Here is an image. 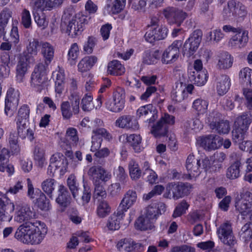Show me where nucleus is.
<instances>
[{"label":"nucleus","mask_w":252,"mask_h":252,"mask_svg":"<svg viewBox=\"0 0 252 252\" xmlns=\"http://www.w3.org/2000/svg\"><path fill=\"white\" fill-rule=\"evenodd\" d=\"M37 222L27 221L17 229L15 238L24 244H38L43 239L45 234L37 225Z\"/></svg>","instance_id":"obj_1"},{"label":"nucleus","mask_w":252,"mask_h":252,"mask_svg":"<svg viewBox=\"0 0 252 252\" xmlns=\"http://www.w3.org/2000/svg\"><path fill=\"white\" fill-rule=\"evenodd\" d=\"M91 17L81 13L73 15L69 11L64 12L62 17L61 27L65 28V32L71 37L80 34Z\"/></svg>","instance_id":"obj_2"},{"label":"nucleus","mask_w":252,"mask_h":252,"mask_svg":"<svg viewBox=\"0 0 252 252\" xmlns=\"http://www.w3.org/2000/svg\"><path fill=\"white\" fill-rule=\"evenodd\" d=\"M47 68L48 66L43 63H39L35 66L31 75V86L38 92L40 93L47 86Z\"/></svg>","instance_id":"obj_3"},{"label":"nucleus","mask_w":252,"mask_h":252,"mask_svg":"<svg viewBox=\"0 0 252 252\" xmlns=\"http://www.w3.org/2000/svg\"><path fill=\"white\" fill-rule=\"evenodd\" d=\"M217 232L220 241L230 247L233 252H236L237 241L233 234L231 223L228 221L222 223L218 228Z\"/></svg>","instance_id":"obj_4"},{"label":"nucleus","mask_w":252,"mask_h":252,"mask_svg":"<svg viewBox=\"0 0 252 252\" xmlns=\"http://www.w3.org/2000/svg\"><path fill=\"white\" fill-rule=\"evenodd\" d=\"M191 188V185L188 183H171L167 187L168 192L163 196L168 198H171L172 196L174 200H177L189 195Z\"/></svg>","instance_id":"obj_5"},{"label":"nucleus","mask_w":252,"mask_h":252,"mask_svg":"<svg viewBox=\"0 0 252 252\" xmlns=\"http://www.w3.org/2000/svg\"><path fill=\"white\" fill-rule=\"evenodd\" d=\"M210 161L208 158L202 159L195 158L193 155H189L186 160V167L190 177L198 176L200 172V168H207L210 166Z\"/></svg>","instance_id":"obj_6"},{"label":"nucleus","mask_w":252,"mask_h":252,"mask_svg":"<svg viewBox=\"0 0 252 252\" xmlns=\"http://www.w3.org/2000/svg\"><path fill=\"white\" fill-rule=\"evenodd\" d=\"M175 123V117L167 113L164 114L152 127L151 133L156 137L166 135L169 126Z\"/></svg>","instance_id":"obj_7"},{"label":"nucleus","mask_w":252,"mask_h":252,"mask_svg":"<svg viewBox=\"0 0 252 252\" xmlns=\"http://www.w3.org/2000/svg\"><path fill=\"white\" fill-rule=\"evenodd\" d=\"M202 32L201 31H194L185 42L183 52L184 56L189 58L193 55L197 50L202 40Z\"/></svg>","instance_id":"obj_8"},{"label":"nucleus","mask_w":252,"mask_h":252,"mask_svg":"<svg viewBox=\"0 0 252 252\" xmlns=\"http://www.w3.org/2000/svg\"><path fill=\"white\" fill-rule=\"evenodd\" d=\"M113 97V101L110 99L105 102V107L108 110L112 112H120L125 107V90L121 88H118L114 92Z\"/></svg>","instance_id":"obj_9"},{"label":"nucleus","mask_w":252,"mask_h":252,"mask_svg":"<svg viewBox=\"0 0 252 252\" xmlns=\"http://www.w3.org/2000/svg\"><path fill=\"white\" fill-rule=\"evenodd\" d=\"M162 13L169 24L177 26H180L187 16L182 10L170 6L164 8Z\"/></svg>","instance_id":"obj_10"},{"label":"nucleus","mask_w":252,"mask_h":252,"mask_svg":"<svg viewBox=\"0 0 252 252\" xmlns=\"http://www.w3.org/2000/svg\"><path fill=\"white\" fill-rule=\"evenodd\" d=\"M88 175L92 178L94 184L105 183L111 178V174L100 165H94L90 168Z\"/></svg>","instance_id":"obj_11"},{"label":"nucleus","mask_w":252,"mask_h":252,"mask_svg":"<svg viewBox=\"0 0 252 252\" xmlns=\"http://www.w3.org/2000/svg\"><path fill=\"white\" fill-rule=\"evenodd\" d=\"M182 40H176L170 45L163 53L161 61L163 63L168 64L175 62L179 58L180 48L182 45Z\"/></svg>","instance_id":"obj_12"},{"label":"nucleus","mask_w":252,"mask_h":252,"mask_svg":"<svg viewBox=\"0 0 252 252\" xmlns=\"http://www.w3.org/2000/svg\"><path fill=\"white\" fill-rule=\"evenodd\" d=\"M207 121L210 128L220 135L228 134L230 131L229 122L224 120L218 121L217 119L215 118L213 113L209 115Z\"/></svg>","instance_id":"obj_13"},{"label":"nucleus","mask_w":252,"mask_h":252,"mask_svg":"<svg viewBox=\"0 0 252 252\" xmlns=\"http://www.w3.org/2000/svg\"><path fill=\"white\" fill-rule=\"evenodd\" d=\"M19 100V95L18 91L10 88L7 92L5 101L4 112L7 116L13 115Z\"/></svg>","instance_id":"obj_14"},{"label":"nucleus","mask_w":252,"mask_h":252,"mask_svg":"<svg viewBox=\"0 0 252 252\" xmlns=\"http://www.w3.org/2000/svg\"><path fill=\"white\" fill-rule=\"evenodd\" d=\"M14 209V204L7 202L5 194L0 191V220L10 221L12 218V214Z\"/></svg>","instance_id":"obj_15"},{"label":"nucleus","mask_w":252,"mask_h":252,"mask_svg":"<svg viewBox=\"0 0 252 252\" xmlns=\"http://www.w3.org/2000/svg\"><path fill=\"white\" fill-rule=\"evenodd\" d=\"M239 10L242 11V15L244 16L247 14V11L244 6L239 2H237L235 0H231L227 2V5L225 6L223 10L222 15L225 19H228L231 17L236 16V15L240 14L237 13V11Z\"/></svg>","instance_id":"obj_16"},{"label":"nucleus","mask_w":252,"mask_h":252,"mask_svg":"<svg viewBox=\"0 0 252 252\" xmlns=\"http://www.w3.org/2000/svg\"><path fill=\"white\" fill-rule=\"evenodd\" d=\"M235 33V34L229 40V46L235 48H242L245 47L249 39L248 31L240 27V31Z\"/></svg>","instance_id":"obj_17"},{"label":"nucleus","mask_w":252,"mask_h":252,"mask_svg":"<svg viewBox=\"0 0 252 252\" xmlns=\"http://www.w3.org/2000/svg\"><path fill=\"white\" fill-rule=\"evenodd\" d=\"M35 216V213L31 208L27 205H17L14 217L15 221L21 223L31 221L30 220Z\"/></svg>","instance_id":"obj_18"},{"label":"nucleus","mask_w":252,"mask_h":252,"mask_svg":"<svg viewBox=\"0 0 252 252\" xmlns=\"http://www.w3.org/2000/svg\"><path fill=\"white\" fill-rule=\"evenodd\" d=\"M167 29L162 26L158 28H149L145 34L146 40L150 43H154L156 40L164 39L167 35Z\"/></svg>","instance_id":"obj_19"},{"label":"nucleus","mask_w":252,"mask_h":252,"mask_svg":"<svg viewBox=\"0 0 252 252\" xmlns=\"http://www.w3.org/2000/svg\"><path fill=\"white\" fill-rule=\"evenodd\" d=\"M115 126L118 127L131 130H136L139 126L137 120L131 115H123L115 122Z\"/></svg>","instance_id":"obj_20"},{"label":"nucleus","mask_w":252,"mask_h":252,"mask_svg":"<svg viewBox=\"0 0 252 252\" xmlns=\"http://www.w3.org/2000/svg\"><path fill=\"white\" fill-rule=\"evenodd\" d=\"M31 60L29 55L21 54L19 56L16 69V78L18 82H22L23 81Z\"/></svg>","instance_id":"obj_21"},{"label":"nucleus","mask_w":252,"mask_h":252,"mask_svg":"<svg viewBox=\"0 0 252 252\" xmlns=\"http://www.w3.org/2000/svg\"><path fill=\"white\" fill-rule=\"evenodd\" d=\"M117 247L119 251H121L123 247L127 252H142L143 251L142 244L136 243L130 238L121 239L117 243Z\"/></svg>","instance_id":"obj_22"},{"label":"nucleus","mask_w":252,"mask_h":252,"mask_svg":"<svg viewBox=\"0 0 252 252\" xmlns=\"http://www.w3.org/2000/svg\"><path fill=\"white\" fill-rule=\"evenodd\" d=\"M58 195L56 202L62 207L65 208L70 204L71 197L67 189L63 185L59 186L58 189Z\"/></svg>","instance_id":"obj_23"},{"label":"nucleus","mask_w":252,"mask_h":252,"mask_svg":"<svg viewBox=\"0 0 252 252\" xmlns=\"http://www.w3.org/2000/svg\"><path fill=\"white\" fill-rule=\"evenodd\" d=\"M219 136L216 134H209L199 137L197 142L204 149L206 150H212L217 149L218 145L217 140Z\"/></svg>","instance_id":"obj_24"},{"label":"nucleus","mask_w":252,"mask_h":252,"mask_svg":"<svg viewBox=\"0 0 252 252\" xmlns=\"http://www.w3.org/2000/svg\"><path fill=\"white\" fill-rule=\"evenodd\" d=\"M165 210V205L164 203H153L147 207L145 216L154 221L159 214H161V211L164 212Z\"/></svg>","instance_id":"obj_25"},{"label":"nucleus","mask_w":252,"mask_h":252,"mask_svg":"<svg viewBox=\"0 0 252 252\" xmlns=\"http://www.w3.org/2000/svg\"><path fill=\"white\" fill-rule=\"evenodd\" d=\"M41 54L44 59L43 64L48 66L54 57V48L53 46L49 42L41 41Z\"/></svg>","instance_id":"obj_26"},{"label":"nucleus","mask_w":252,"mask_h":252,"mask_svg":"<svg viewBox=\"0 0 252 252\" xmlns=\"http://www.w3.org/2000/svg\"><path fill=\"white\" fill-rule=\"evenodd\" d=\"M230 79L225 74H222L217 78V90L219 95L225 94L230 87Z\"/></svg>","instance_id":"obj_27"},{"label":"nucleus","mask_w":252,"mask_h":252,"mask_svg":"<svg viewBox=\"0 0 252 252\" xmlns=\"http://www.w3.org/2000/svg\"><path fill=\"white\" fill-rule=\"evenodd\" d=\"M217 67L220 69L229 68L232 65L233 58L227 52L222 51L218 56Z\"/></svg>","instance_id":"obj_28"},{"label":"nucleus","mask_w":252,"mask_h":252,"mask_svg":"<svg viewBox=\"0 0 252 252\" xmlns=\"http://www.w3.org/2000/svg\"><path fill=\"white\" fill-rule=\"evenodd\" d=\"M252 121V113H243L237 118L235 122V126L236 127L240 128L244 131H247Z\"/></svg>","instance_id":"obj_29"},{"label":"nucleus","mask_w":252,"mask_h":252,"mask_svg":"<svg viewBox=\"0 0 252 252\" xmlns=\"http://www.w3.org/2000/svg\"><path fill=\"white\" fill-rule=\"evenodd\" d=\"M189 78L191 82L197 86L204 85L208 78L206 71H190Z\"/></svg>","instance_id":"obj_30"},{"label":"nucleus","mask_w":252,"mask_h":252,"mask_svg":"<svg viewBox=\"0 0 252 252\" xmlns=\"http://www.w3.org/2000/svg\"><path fill=\"white\" fill-rule=\"evenodd\" d=\"M125 68L120 61L113 60L108 63L107 72L112 75H122L125 73Z\"/></svg>","instance_id":"obj_31"},{"label":"nucleus","mask_w":252,"mask_h":252,"mask_svg":"<svg viewBox=\"0 0 252 252\" xmlns=\"http://www.w3.org/2000/svg\"><path fill=\"white\" fill-rule=\"evenodd\" d=\"M12 16V12L7 8H4L0 13V37L6 34L5 28L9 19Z\"/></svg>","instance_id":"obj_32"},{"label":"nucleus","mask_w":252,"mask_h":252,"mask_svg":"<svg viewBox=\"0 0 252 252\" xmlns=\"http://www.w3.org/2000/svg\"><path fill=\"white\" fill-rule=\"evenodd\" d=\"M41 41L36 38L31 39L27 46V53H23V55H29L30 59L32 60V56L36 55L39 48H41Z\"/></svg>","instance_id":"obj_33"},{"label":"nucleus","mask_w":252,"mask_h":252,"mask_svg":"<svg viewBox=\"0 0 252 252\" xmlns=\"http://www.w3.org/2000/svg\"><path fill=\"white\" fill-rule=\"evenodd\" d=\"M136 191L129 189L124 195L121 201L122 206L124 208V210H127L136 202Z\"/></svg>","instance_id":"obj_34"},{"label":"nucleus","mask_w":252,"mask_h":252,"mask_svg":"<svg viewBox=\"0 0 252 252\" xmlns=\"http://www.w3.org/2000/svg\"><path fill=\"white\" fill-rule=\"evenodd\" d=\"M187 96L186 88H184L182 83L178 84L171 93L172 99L176 102H181Z\"/></svg>","instance_id":"obj_35"},{"label":"nucleus","mask_w":252,"mask_h":252,"mask_svg":"<svg viewBox=\"0 0 252 252\" xmlns=\"http://www.w3.org/2000/svg\"><path fill=\"white\" fill-rule=\"evenodd\" d=\"M33 158L39 166H42L45 161V153L43 146L40 143L35 144L33 150Z\"/></svg>","instance_id":"obj_36"},{"label":"nucleus","mask_w":252,"mask_h":252,"mask_svg":"<svg viewBox=\"0 0 252 252\" xmlns=\"http://www.w3.org/2000/svg\"><path fill=\"white\" fill-rule=\"evenodd\" d=\"M241 162L237 160L232 164L226 170V177L230 180H234L240 176Z\"/></svg>","instance_id":"obj_37"},{"label":"nucleus","mask_w":252,"mask_h":252,"mask_svg":"<svg viewBox=\"0 0 252 252\" xmlns=\"http://www.w3.org/2000/svg\"><path fill=\"white\" fill-rule=\"evenodd\" d=\"M154 221L144 215L139 217L135 222V227L137 229L146 230L151 229Z\"/></svg>","instance_id":"obj_38"},{"label":"nucleus","mask_w":252,"mask_h":252,"mask_svg":"<svg viewBox=\"0 0 252 252\" xmlns=\"http://www.w3.org/2000/svg\"><path fill=\"white\" fill-rule=\"evenodd\" d=\"M128 169L129 176L132 180H137L141 176L142 171L135 160L131 159L129 161Z\"/></svg>","instance_id":"obj_39"},{"label":"nucleus","mask_w":252,"mask_h":252,"mask_svg":"<svg viewBox=\"0 0 252 252\" xmlns=\"http://www.w3.org/2000/svg\"><path fill=\"white\" fill-rule=\"evenodd\" d=\"M126 0H107V6L113 14L120 13L124 8Z\"/></svg>","instance_id":"obj_40"},{"label":"nucleus","mask_w":252,"mask_h":252,"mask_svg":"<svg viewBox=\"0 0 252 252\" xmlns=\"http://www.w3.org/2000/svg\"><path fill=\"white\" fill-rule=\"evenodd\" d=\"M142 138L139 134H131L127 136V142L133 147L135 152L139 153L141 151L140 144Z\"/></svg>","instance_id":"obj_41"},{"label":"nucleus","mask_w":252,"mask_h":252,"mask_svg":"<svg viewBox=\"0 0 252 252\" xmlns=\"http://www.w3.org/2000/svg\"><path fill=\"white\" fill-rule=\"evenodd\" d=\"M30 114V108L27 104H24L19 109L16 121L28 123Z\"/></svg>","instance_id":"obj_42"},{"label":"nucleus","mask_w":252,"mask_h":252,"mask_svg":"<svg viewBox=\"0 0 252 252\" xmlns=\"http://www.w3.org/2000/svg\"><path fill=\"white\" fill-rule=\"evenodd\" d=\"M239 235L245 242L249 241L252 238V221L244 225L239 232Z\"/></svg>","instance_id":"obj_43"},{"label":"nucleus","mask_w":252,"mask_h":252,"mask_svg":"<svg viewBox=\"0 0 252 252\" xmlns=\"http://www.w3.org/2000/svg\"><path fill=\"white\" fill-rule=\"evenodd\" d=\"M93 99V96L91 93H87L83 97L81 100V107L84 111L89 112L94 108V105Z\"/></svg>","instance_id":"obj_44"},{"label":"nucleus","mask_w":252,"mask_h":252,"mask_svg":"<svg viewBox=\"0 0 252 252\" xmlns=\"http://www.w3.org/2000/svg\"><path fill=\"white\" fill-rule=\"evenodd\" d=\"M56 181L51 178H48L44 180L41 184L42 190L49 195V197L53 199L52 192L55 189Z\"/></svg>","instance_id":"obj_45"},{"label":"nucleus","mask_w":252,"mask_h":252,"mask_svg":"<svg viewBox=\"0 0 252 252\" xmlns=\"http://www.w3.org/2000/svg\"><path fill=\"white\" fill-rule=\"evenodd\" d=\"M238 210L243 216H249V218L252 220V204L247 201H242L240 205H238Z\"/></svg>","instance_id":"obj_46"},{"label":"nucleus","mask_w":252,"mask_h":252,"mask_svg":"<svg viewBox=\"0 0 252 252\" xmlns=\"http://www.w3.org/2000/svg\"><path fill=\"white\" fill-rule=\"evenodd\" d=\"M94 186L93 198L98 201L103 200L107 196L106 191L102 184H94Z\"/></svg>","instance_id":"obj_47"},{"label":"nucleus","mask_w":252,"mask_h":252,"mask_svg":"<svg viewBox=\"0 0 252 252\" xmlns=\"http://www.w3.org/2000/svg\"><path fill=\"white\" fill-rule=\"evenodd\" d=\"M252 70L249 67H245L241 69L239 72V79L242 84L247 86L251 84V75Z\"/></svg>","instance_id":"obj_48"},{"label":"nucleus","mask_w":252,"mask_h":252,"mask_svg":"<svg viewBox=\"0 0 252 252\" xmlns=\"http://www.w3.org/2000/svg\"><path fill=\"white\" fill-rule=\"evenodd\" d=\"M67 186L69 188L73 197L75 198L78 194L79 187L78 184L75 177L73 175H70L67 180Z\"/></svg>","instance_id":"obj_49"},{"label":"nucleus","mask_w":252,"mask_h":252,"mask_svg":"<svg viewBox=\"0 0 252 252\" xmlns=\"http://www.w3.org/2000/svg\"><path fill=\"white\" fill-rule=\"evenodd\" d=\"M39 196L36 198L38 207L42 211L48 210L50 208L49 200L41 190H39Z\"/></svg>","instance_id":"obj_50"},{"label":"nucleus","mask_w":252,"mask_h":252,"mask_svg":"<svg viewBox=\"0 0 252 252\" xmlns=\"http://www.w3.org/2000/svg\"><path fill=\"white\" fill-rule=\"evenodd\" d=\"M98 202L99 203L97 209V215L101 218H104L107 216L110 213V207L107 202L104 200Z\"/></svg>","instance_id":"obj_51"},{"label":"nucleus","mask_w":252,"mask_h":252,"mask_svg":"<svg viewBox=\"0 0 252 252\" xmlns=\"http://www.w3.org/2000/svg\"><path fill=\"white\" fill-rule=\"evenodd\" d=\"M247 131H244L240 128L236 127L232 131V140L235 143H240L245 139Z\"/></svg>","instance_id":"obj_52"},{"label":"nucleus","mask_w":252,"mask_h":252,"mask_svg":"<svg viewBox=\"0 0 252 252\" xmlns=\"http://www.w3.org/2000/svg\"><path fill=\"white\" fill-rule=\"evenodd\" d=\"M208 105V103L206 100L202 99H197L193 103L192 107L200 113H204L206 112Z\"/></svg>","instance_id":"obj_53"},{"label":"nucleus","mask_w":252,"mask_h":252,"mask_svg":"<svg viewBox=\"0 0 252 252\" xmlns=\"http://www.w3.org/2000/svg\"><path fill=\"white\" fill-rule=\"evenodd\" d=\"M93 136H96L98 138L104 137L105 139L110 140L112 138L111 134L107 130L102 127H95L93 129Z\"/></svg>","instance_id":"obj_54"},{"label":"nucleus","mask_w":252,"mask_h":252,"mask_svg":"<svg viewBox=\"0 0 252 252\" xmlns=\"http://www.w3.org/2000/svg\"><path fill=\"white\" fill-rule=\"evenodd\" d=\"M21 24L26 29H29L32 25L31 16L30 11L24 8L21 14Z\"/></svg>","instance_id":"obj_55"},{"label":"nucleus","mask_w":252,"mask_h":252,"mask_svg":"<svg viewBox=\"0 0 252 252\" xmlns=\"http://www.w3.org/2000/svg\"><path fill=\"white\" fill-rule=\"evenodd\" d=\"M189 206V205L185 200H182L176 207L172 215L173 217L176 218L181 216L185 213Z\"/></svg>","instance_id":"obj_56"},{"label":"nucleus","mask_w":252,"mask_h":252,"mask_svg":"<svg viewBox=\"0 0 252 252\" xmlns=\"http://www.w3.org/2000/svg\"><path fill=\"white\" fill-rule=\"evenodd\" d=\"M18 137L16 133H11L9 136V144L11 152L14 154L18 153L19 151L18 144Z\"/></svg>","instance_id":"obj_57"},{"label":"nucleus","mask_w":252,"mask_h":252,"mask_svg":"<svg viewBox=\"0 0 252 252\" xmlns=\"http://www.w3.org/2000/svg\"><path fill=\"white\" fill-rule=\"evenodd\" d=\"M61 109L63 117L64 119H69L72 116V112L70 110V103L68 101L62 102Z\"/></svg>","instance_id":"obj_58"},{"label":"nucleus","mask_w":252,"mask_h":252,"mask_svg":"<svg viewBox=\"0 0 252 252\" xmlns=\"http://www.w3.org/2000/svg\"><path fill=\"white\" fill-rule=\"evenodd\" d=\"M120 220L115 214L112 215L108 219L107 226L110 230H116L120 227Z\"/></svg>","instance_id":"obj_59"},{"label":"nucleus","mask_w":252,"mask_h":252,"mask_svg":"<svg viewBox=\"0 0 252 252\" xmlns=\"http://www.w3.org/2000/svg\"><path fill=\"white\" fill-rule=\"evenodd\" d=\"M16 121V126L17 132L16 133L22 139H24L26 137V130L28 127L27 124L28 123L21 122L20 121Z\"/></svg>","instance_id":"obj_60"},{"label":"nucleus","mask_w":252,"mask_h":252,"mask_svg":"<svg viewBox=\"0 0 252 252\" xmlns=\"http://www.w3.org/2000/svg\"><path fill=\"white\" fill-rule=\"evenodd\" d=\"M128 179L127 175L126 174L124 168L120 166L118 167L117 172L116 180L118 183H120L122 186H125Z\"/></svg>","instance_id":"obj_61"},{"label":"nucleus","mask_w":252,"mask_h":252,"mask_svg":"<svg viewBox=\"0 0 252 252\" xmlns=\"http://www.w3.org/2000/svg\"><path fill=\"white\" fill-rule=\"evenodd\" d=\"M97 42V39L94 36H89L88 40L84 45V50L87 54H91Z\"/></svg>","instance_id":"obj_62"},{"label":"nucleus","mask_w":252,"mask_h":252,"mask_svg":"<svg viewBox=\"0 0 252 252\" xmlns=\"http://www.w3.org/2000/svg\"><path fill=\"white\" fill-rule=\"evenodd\" d=\"M24 185V183L22 181H18L15 184L10 187L6 193L16 194L23 190Z\"/></svg>","instance_id":"obj_63"},{"label":"nucleus","mask_w":252,"mask_h":252,"mask_svg":"<svg viewBox=\"0 0 252 252\" xmlns=\"http://www.w3.org/2000/svg\"><path fill=\"white\" fill-rule=\"evenodd\" d=\"M78 54V46L76 43H74L71 45V47L68 51V60L74 62L77 58Z\"/></svg>","instance_id":"obj_64"}]
</instances>
